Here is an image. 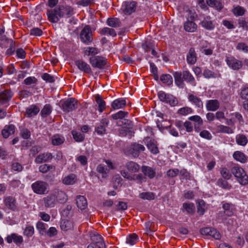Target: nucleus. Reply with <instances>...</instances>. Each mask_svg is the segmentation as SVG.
Returning a JSON list of instances; mask_svg holds the SVG:
<instances>
[{"label":"nucleus","instance_id":"473e14b6","mask_svg":"<svg viewBox=\"0 0 248 248\" xmlns=\"http://www.w3.org/2000/svg\"><path fill=\"white\" fill-rule=\"evenodd\" d=\"M183 76L184 80L190 83L193 86L196 85L194 78L188 71H184L183 72Z\"/></svg>","mask_w":248,"mask_h":248},{"label":"nucleus","instance_id":"20e7f679","mask_svg":"<svg viewBox=\"0 0 248 248\" xmlns=\"http://www.w3.org/2000/svg\"><path fill=\"white\" fill-rule=\"evenodd\" d=\"M80 39L82 43L86 45L89 44L93 41L92 32L90 26H85L81 30L80 33Z\"/></svg>","mask_w":248,"mask_h":248},{"label":"nucleus","instance_id":"de8ad7c7","mask_svg":"<svg viewBox=\"0 0 248 248\" xmlns=\"http://www.w3.org/2000/svg\"><path fill=\"white\" fill-rule=\"evenodd\" d=\"M160 80L164 83L170 85L173 82V78L171 75L169 74H163L160 77Z\"/></svg>","mask_w":248,"mask_h":248},{"label":"nucleus","instance_id":"0eeeda50","mask_svg":"<svg viewBox=\"0 0 248 248\" xmlns=\"http://www.w3.org/2000/svg\"><path fill=\"white\" fill-rule=\"evenodd\" d=\"M90 62L93 67L102 69L106 65L107 59L101 56H93L90 58Z\"/></svg>","mask_w":248,"mask_h":248},{"label":"nucleus","instance_id":"aec40b11","mask_svg":"<svg viewBox=\"0 0 248 248\" xmlns=\"http://www.w3.org/2000/svg\"><path fill=\"white\" fill-rule=\"evenodd\" d=\"M220 107V103L217 99H211L206 101V108L208 111H215Z\"/></svg>","mask_w":248,"mask_h":248},{"label":"nucleus","instance_id":"09e8293b","mask_svg":"<svg viewBox=\"0 0 248 248\" xmlns=\"http://www.w3.org/2000/svg\"><path fill=\"white\" fill-rule=\"evenodd\" d=\"M217 186L221 187L223 189H230L232 186L230 185L228 182L222 178H219L217 182Z\"/></svg>","mask_w":248,"mask_h":248},{"label":"nucleus","instance_id":"7ed1b4c3","mask_svg":"<svg viewBox=\"0 0 248 248\" xmlns=\"http://www.w3.org/2000/svg\"><path fill=\"white\" fill-rule=\"evenodd\" d=\"M31 187L34 193L42 195L48 191V185L44 181H37L31 184Z\"/></svg>","mask_w":248,"mask_h":248},{"label":"nucleus","instance_id":"1a4fd4ad","mask_svg":"<svg viewBox=\"0 0 248 248\" xmlns=\"http://www.w3.org/2000/svg\"><path fill=\"white\" fill-rule=\"evenodd\" d=\"M145 149V147L140 144L133 143L131 144L129 147V153L134 157H137L139 156L141 152L144 151Z\"/></svg>","mask_w":248,"mask_h":248},{"label":"nucleus","instance_id":"338daca9","mask_svg":"<svg viewBox=\"0 0 248 248\" xmlns=\"http://www.w3.org/2000/svg\"><path fill=\"white\" fill-rule=\"evenodd\" d=\"M91 238L95 245L103 240V237L99 234H93L91 236Z\"/></svg>","mask_w":248,"mask_h":248},{"label":"nucleus","instance_id":"a18cd8bd","mask_svg":"<svg viewBox=\"0 0 248 248\" xmlns=\"http://www.w3.org/2000/svg\"><path fill=\"white\" fill-rule=\"evenodd\" d=\"M217 130L219 132L226 134H232L234 132L231 127L222 124L217 126Z\"/></svg>","mask_w":248,"mask_h":248},{"label":"nucleus","instance_id":"9b49d317","mask_svg":"<svg viewBox=\"0 0 248 248\" xmlns=\"http://www.w3.org/2000/svg\"><path fill=\"white\" fill-rule=\"evenodd\" d=\"M137 3L135 1H125L123 5V12L125 15H130L136 10Z\"/></svg>","mask_w":248,"mask_h":248},{"label":"nucleus","instance_id":"a19ab883","mask_svg":"<svg viewBox=\"0 0 248 248\" xmlns=\"http://www.w3.org/2000/svg\"><path fill=\"white\" fill-rule=\"evenodd\" d=\"M95 101L98 105L99 111L100 112L103 111L106 108L105 102L102 99L100 96L97 95L95 96Z\"/></svg>","mask_w":248,"mask_h":248},{"label":"nucleus","instance_id":"13d9d810","mask_svg":"<svg viewBox=\"0 0 248 248\" xmlns=\"http://www.w3.org/2000/svg\"><path fill=\"white\" fill-rule=\"evenodd\" d=\"M127 114V112L119 111V112L112 114L111 117L114 120H117L118 119H122L124 118Z\"/></svg>","mask_w":248,"mask_h":248},{"label":"nucleus","instance_id":"49530a36","mask_svg":"<svg viewBox=\"0 0 248 248\" xmlns=\"http://www.w3.org/2000/svg\"><path fill=\"white\" fill-rule=\"evenodd\" d=\"M52 111V107L50 104H46L41 110V114L43 117H47Z\"/></svg>","mask_w":248,"mask_h":248},{"label":"nucleus","instance_id":"4c0bfd02","mask_svg":"<svg viewBox=\"0 0 248 248\" xmlns=\"http://www.w3.org/2000/svg\"><path fill=\"white\" fill-rule=\"evenodd\" d=\"M96 170L97 172L102 174L103 178L106 177L107 174L108 173L109 171V169L108 168L107 166L102 164L97 166Z\"/></svg>","mask_w":248,"mask_h":248},{"label":"nucleus","instance_id":"e2e57ef3","mask_svg":"<svg viewBox=\"0 0 248 248\" xmlns=\"http://www.w3.org/2000/svg\"><path fill=\"white\" fill-rule=\"evenodd\" d=\"M220 174L222 177L226 180H229L232 177V174L230 172V171L225 168L221 169Z\"/></svg>","mask_w":248,"mask_h":248},{"label":"nucleus","instance_id":"6ab92c4d","mask_svg":"<svg viewBox=\"0 0 248 248\" xmlns=\"http://www.w3.org/2000/svg\"><path fill=\"white\" fill-rule=\"evenodd\" d=\"M52 192L56 199L57 202L63 203L67 201V196L64 191L59 189H55L52 191Z\"/></svg>","mask_w":248,"mask_h":248},{"label":"nucleus","instance_id":"a211bd4d","mask_svg":"<svg viewBox=\"0 0 248 248\" xmlns=\"http://www.w3.org/2000/svg\"><path fill=\"white\" fill-rule=\"evenodd\" d=\"M13 93L10 90H5L0 93V105L7 103L11 99Z\"/></svg>","mask_w":248,"mask_h":248},{"label":"nucleus","instance_id":"4be33fe9","mask_svg":"<svg viewBox=\"0 0 248 248\" xmlns=\"http://www.w3.org/2000/svg\"><path fill=\"white\" fill-rule=\"evenodd\" d=\"M175 83L179 88H183L184 87L183 73L180 72H175L173 73Z\"/></svg>","mask_w":248,"mask_h":248},{"label":"nucleus","instance_id":"8fccbe9b","mask_svg":"<svg viewBox=\"0 0 248 248\" xmlns=\"http://www.w3.org/2000/svg\"><path fill=\"white\" fill-rule=\"evenodd\" d=\"M47 225L42 222H38L36 223V228L38 230L40 235H43L46 232Z\"/></svg>","mask_w":248,"mask_h":248},{"label":"nucleus","instance_id":"cd10ccee","mask_svg":"<svg viewBox=\"0 0 248 248\" xmlns=\"http://www.w3.org/2000/svg\"><path fill=\"white\" fill-rule=\"evenodd\" d=\"M40 111V108L36 105H31L26 109V115L31 117L36 115Z\"/></svg>","mask_w":248,"mask_h":248},{"label":"nucleus","instance_id":"bb28decb","mask_svg":"<svg viewBox=\"0 0 248 248\" xmlns=\"http://www.w3.org/2000/svg\"><path fill=\"white\" fill-rule=\"evenodd\" d=\"M141 170L145 175L148 176L150 179L155 176V171L151 167L143 166L141 168Z\"/></svg>","mask_w":248,"mask_h":248},{"label":"nucleus","instance_id":"b1692460","mask_svg":"<svg viewBox=\"0 0 248 248\" xmlns=\"http://www.w3.org/2000/svg\"><path fill=\"white\" fill-rule=\"evenodd\" d=\"M188 101L195 105L199 108L203 107V103L202 100L196 95L192 94H189L188 96Z\"/></svg>","mask_w":248,"mask_h":248},{"label":"nucleus","instance_id":"c9c22d12","mask_svg":"<svg viewBox=\"0 0 248 248\" xmlns=\"http://www.w3.org/2000/svg\"><path fill=\"white\" fill-rule=\"evenodd\" d=\"M126 167L129 171L137 172L140 170V166L136 163L133 161H129L126 163Z\"/></svg>","mask_w":248,"mask_h":248},{"label":"nucleus","instance_id":"f8f14e48","mask_svg":"<svg viewBox=\"0 0 248 248\" xmlns=\"http://www.w3.org/2000/svg\"><path fill=\"white\" fill-rule=\"evenodd\" d=\"M43 202L45 206L47 208L53 207L57 203L52 191L43 199Z\"/></svg>","mask_w":248,"mask_h":248},{"label":"nucleus","instance_id":"e433bc0d","mask_svg":"<svg viewBox=\"0 0 248 248\" xmlns=\"http://www.w3.org/2000/svg\"><path fill=\"white\" fill-rule=\"evenodd\" d=\"M107 24L110 27L117 28L121 26V22L117 18H108L107 21Z\"/></svg>","mask_w":248,"mask_h":248},{"label":"nucleus","instance_id":"3c124183","mask_svg":"<svg viewBox=\"0 0 248 248\" xmlns=\"http://www.w3.org/2000/svg\"><path fill=\"white\" fill-rule=\"evenodd\" d=\"M34 233V228L32 226L30 225L26 226L23 232V234L28 238L31 237Z\"/></svg>","mask_w":248,"mask_h":248},{"label":"nucleus","instance_id":"2f4dec72","mask_svg":"<svg viewBox=\"0 0 248 248\" xmlns=\"http://www.w3.org/2000/svg\"><path fill=\"white\" fill-rule=\"evenodd\" d=\"M60 227L62 231H67L73 228V223L69 220H62L61 221Z\"/></svg>","mask_w":248,"mask_h":248},{"label":"nucleus","instance_id":"f03ea898","mask_svg":"<svg viewBox=\"0 0 248 248\" xmlns=\"http://www.w3.org/2000/svg\"><path fill=\"white\" fill-rule=\"evenodd\" d=\"M231 171L241 185L245 186L248 184V176L242 168L234 166L232 168Z\"/></svg>","mask_w":248,"mask_h":248},{"label":"nucleus","instance_id":"ddd939ff","mask_svg":"<svg viewBox=\"0 0 248 248\" xmlns=\"http://www.w3.org/2000/svg\"><path fill=\"white\" fill-rule=\"evenodd\" d=\"M6 240L8 243L10 244L14 242L17 246H20L23 242V237L16 233L8 235Z\"/></svg>","mask_w":248,"mask_h":248},{"label":"nucleus","instance_id":"dca6fc26","mask_svg":"<svg viewBox=\"0 0 248 248\" xmlns=\"http://www.w3.org/2000/svg\"><path fill=\"white\" fill-rule=\"evenodd\" d=\"M199 24L201 25L202 28L209 31L214 30L215 27V25L213 24L209 16H204L203 19L201 20Z\"/></svg>","mask_w":248,"mask_h":248},{"label":"nucleus","instance_id":"79ce46f5","mask_svg":"<svg viewBox=\"0 0 248 248\" xmlns=\"http://www.w3.org/2000/svg\"><path fill=\"white\" fill-rule=\"evenodd\" d=\"M233 156L235 159L244 163L247 160V157L244 153L240 151H236L234 153Z\"/></svg>","mask_w":248,"mask_h":248},{"label":"nucleus","instance_id":"bf43d9fd","mask_svg":"<svg viewBox=\"0 0 248 248\" xmlns=\"http://www.w3.org/2000/svg\"><path fill=\"white\" fill-rule=\"evenodd\" d=\"M233 14L236 16H240L243 15L245 13V10L244 8L237 6L232 10Z\"/></svg>","mask_w":248,"mask_h":248},{"label":"nucleus","instance_id":"412c9836","mask_svg":"<svg viewBox=\"0 0 248 248\" xmlns=\"http://www.w3.org/2000/svg\"><path fill=\"white\" fill-rule=\"evenodd\" d=\"M186 61L190 65L194 64L197 61V54L195 49L190 47L186 55Z\"/></svg>","mask_w":248,"mask_h":248},{"label":"nucleus","instance_id":"774afa93","mask_svg":"<svg viewBox=\"0 0 248 248\" xmlns=\"http://www.w3.org/2000/svg\"><path fill=\"white\" fill-rule=\"evenodd\" d=\"M236 48L238 50L242 51L244 53H248V46L244 43H239Z\"/></svg>","mask_w":248,"mask_h":248},{"label":"nucleus","instance_id":"2eb2a0df","mask_svg":"<svg viewBox=\"0 0 248 248\" xmlns=\"http://www.w3.org/2000/svg\"><path fill=\"white\" fill-rule=\"evenodd\" d=\"M108 120L107 119H103L100 123L96 126L95 131L98 135H102L106 134V127L108 126Z\"/></svg>","mask_w":248,"mask_h":248},{"label":"nucleus","instance_id":"f257e3e1","mask_svg":"<svg viewBox=\"0 0 248 248\" xmlns=\"http://www.w3.org/2000/svg\"><path fill=\"white\" fill-rule=\"evenodd\" d=\"M74 14V9L69 5H59L54 9H48L47 11L48 19L52 23L58 22L59 17H63L65 15L70 17Z\"/></svg>","mask_w":248,"mask_h":248},{"label":"nucleus","instance_id":"680f3d73","mask_svg":"<svg viewBox=\"0 0 248 248\" xmlns=\"http://www.w3.org/2000/svg\"><path fill=\"white\" fill-rule=\"evenodd\" d=\"M170 94L166 93L162 91H159L157 93L159 100L166 103H167L168 100V98H169V97L168 95H170Z\"/></svg>","mask_w":248,"mask_h":248},{"label":"nucleus","instance_id":"c85d7f7f","mask_svg":"<svg viewBox=\"0 0 248 248\" xmlns=\"http://www.w3.org/2000/svg\"><path fill=\"white\" fill-rule=\"evenodd\" d=\"M126 105V101L123 98H119L113 101L111 104L112 108L114 109L124 108Z\"/></svg>","mask_w":248,"mask_h":248},{"label":"nucleus","instance_id":"9d476101","mask_svg":"<svg viewBox=\"0 0 248 248\" xmlns=\"http://www.w3.org/2000/svg\"><path fill=\"white\" fill-rule=\"evenodd\" d=\"M200 233L203 235L212 236L216 239H220L221 235L216 229L210 227H205L200 229Z\"/></svg>","mask_w":248,"mask_h":248},{"label":"nucleus","instance_id":"7c9ffc66","mask_svg":"<svg viewBox=\"0 0 248 248\" xmlns=\"http://www.w3.org/2000/svg\"><path fill=\"white\" fill-rule=\"evenodd\" d=\"M206 2L209 6L214 7L218 11L223 8V4L220 0H206Z\"/></svg>","mask_w":248,"mask_h":248},{"label":"nucleus","instance_id":"5fc2aeb1","mask_svg":"<svg viewBox=\"0 0 248 248\" xmlns=\"http://www.w3.org/2000/svg\"><path fill=\"white\" fill-rule=\"evenodd\" d=\"M50 170H55V167L52 165H49L46 164H45L40 166L39 167V170L42 173H46Z\"/></svg>","mask_w":248,"mask_h":248},{"label":"nucleus","instance_id":"0e129e2a","mask_svg":"<svg viewBox=\"0 0 248 248\" xmlns=\"http://www.w3.org/2000/svg\"><path fill=\"white\" fill-rule=\"evenodd\" d=\"M102 32L103 34H109L113 37L116 35V32L114 29L108 27L103 28L102 29Z\"/></svg>","mask_w":248,"mask_h":248},{"label":"nucleus","instance_id":"72a5a7b5","mask_svg":"<svg viewBox=\"0 0 248 248\" xmlns=\"http://www.w3.org/2000/svg\"><path fill=\"white\" fill-rule=\"evenodd\" d=\"M188 120L196 123L195 124V129L196 131L198 132L199 131L197 130V128L199 127L203 124V121L201 117L199 115H194L189 117Z\"/></svg>","mask_w":248,"mask_h":248},{"label":"nucleus","instance_id":"5701e85b","mask_svg":"<svg viewBox=\"0 0 248 248\" xmlns=\"http://www.w3.org/2000/svg\"><path fill=\"white\" fill-rule=\"evenodd\" d=\"M4 203L8 209L15 211L16 209V200L14 197L8 196L4 200Z\"/></svg>","mask_w":248,"mask_h":248},{"label":"nucleus","instance_id":"69168bd1","mask_svg":"<svg viewBox=\"0 0 248 248\" xmlns=\"http://www.w3.org/2000/svg\"><path fill=\"white\" fill-rule=\"evenodd\" d=\"M168 96L169 97V98H168V100L167 103L170 104V105L172 107H174V106H177L178 103V101L177 98L175 96H174L173 95L170 94V95H168Z\"/></svg>","mask_w":248,"mask_h":248},{"label":"nucleus","instance_id":"864d4df0","mask_svg":"<svg viewBox=\"0 0 248 248\" xmlns=\"http://www.w3.org/2000/svg\"><path fill=\"white\" fill-rule=\"evenodd\" d=\"M205 203L202 200H201L198 202L197 205V212L200 215H203L205 212Z\"/></svg>","mask_w":248,"mask_h":248},{"label":"nucleus","instance_id":"c03bdc74","mask_svg":"<svg viewBox=\"0 0 248 248\" xmlns=\"http://www.w3.org/2000/svg\"><path fill=\"white\" fill-rule=\"evenodd\" d=\"M236 141L238 144L244 146L248 143L246 136L243 134H238L236 137Z\"/></svg>","mask_w":248,"mask_h":248},{"label":"nucleus","instance_id":"6e6d98bb","mask_svg":"<svg viewBox=\"0 0 248 248\" xmlns=\"http://www.w3.org/2000/svg\"><path fill=\"white\" fill-rule=\"evenodd\" d=\"M138 238L137 235L135 233L130 234L126 238V242L133 245L137 243Z\"/></svg>","mask_w":248,"mask_h":248},{"label":"nucleus","instance_id":"423d86ee","mask_svg":"<svg viewBox=\"0 0 248 248\" xmlns=\"http://www.w3.org/2000/svg\"><path fill=\"white\" fill-rule=\"evenodd\" d=\"M226 62L229 67L233 70H239L242 68L243 65V62L242 61L232 56L227 57Z\"/></svg>","mask_w":248,"mask_h":248},{"label":"nucleus","instance_id":"37998d69","mask_svg":"<svg viewBox=\"0 0 248 248\" xmlns=\"http://www.w3.org/2000/svg\"><path fill=\"white\" fill-rule=\"evenodd\" d=\"M183 208L188 214H193L195 212V206L192 203H184L183 204Z\"/></svg>","mask_w":248,"mask_h":248},{"label":"nucleus","instance_id":"603ef678","mask_svg":"<svg viewBox=\"0 0 248 248\" xmlns=\"http://www.w3.org/2000/svg\"><path fill=\"white\" fill-rule=\"evenodd\" d=\"M72 134L74 139L77 142L82 141L84 139V135L81 132L73 130L72 131Z\"/></svg>","mask_w":248,"mask_h":248},{"label":"nucleus","instance_id":"39448f33","mask_svg":"<svg viewBox=\"0 0 248 248\" xmlns=\"http://www.w3.org/2000/svg\"><path fill=\"white\" fill-rule=\"evenodd\" d=\"M78 101L74 98H68L64 101L62 105V109L69 112L76 109L78 108Z\"/></svg>","mask_w":248,"mask_h":248},{"label":"nucleus","instance_id":"ea45409f","mask_svg":"<svg viewBox=\"0 0 248 248\" xmlns=\"http://www.w3.org/2000/svg\"><path fill=\"white\" fill-rule=\"evenodd\" d=\"M155 194L153 192H145L140 194L139 197L142 200H152L155 198Z\"/></svg>","mask_w":248,"mask_h":248},{"label":"nucleus","instance_id":"4d7b16f0","mask_svg":"<svg viewBox=\"0 0 248 248\" xmlns=\"http://www.w3.org/2000/svg\"><path fill=\"white\" fill-rule=\"evenodd\" d=\"M192 111L193 110L191 108L188 107H185L179 109L178 110L177 113L182 115H186L192 113Z\"/></svg>","mask_w":248,"mask_h":248},{"label":"nucleus","instance_id":"4468645a","mask_svg":"<svg viewBox=\"0 0 248 248\" xmlns=\"http://www.w3.org/2000/svg\"><path fill=\"white\" fill-rule=\"evenodd\" d=\"M75 63L78 69L80 71L87 74H91L92 73V69L90 66L83 60H77L75 62Z\"/></svg>","mask_w":248,"mask_h":248},{"label":"nucleus","instance_id":"f704fd0d","mask_svg":"<svg viewBox=\"0 0 248 248\" xmlns=\"http://www.w3.org/2000/svg\"><path fill=\"white\" fill-rule=\"evenodd\" d=\"M64 141V138L59 135H54L51 138L52 144L54 146L61 145Z\"/></svg>","mask_w":248,"mask_h":248},{"label":"nucleus","instance_id":"58836bf2","mask_svg":"<svg viewBox=\"0 0 248 248\" xmlns=\"http://www.w3.org/2000/svg\"><path fill=\"white\" fill-rule=\"evenodd\" d=\"M76 181V175L74 174H70L65 176L63 179V183L65 185H73Z\"/></svg>","mask_w":248,"mask_h":248},{"label":"nucleus","instance_id":"6e6552de","mask_svg":"<svg viewBox=\"0 0 248 248\" xmlns=\"http://www.w3.org/2000/svg\"><path fill=\"white\" fill-rule=\"evenodd\" d=\"M148 150L153 154L156 155L159 153L157 141L147 137L144 140Z\"/></svg>","mask_w":248,"mask_h":248},{"label":"nucleus","instance_id":"f3484780","mask_svg":"<svg viewBox=\"0 0 248 248\" xmlns=\"http://www.w3.org/2000/svg\"><path fill=\"white\" fill-rule=\"evenodd\" d=\"M54 157V156L50 153L46 152L39 154L35 159V163L40 164L43 162H46Z\"/></svg>","mask_w":248,"mask_h":248},{"label":"nucleus","instance_id":"c756f323","mask_svg":"<svg viewBox=\"0 0 248 248\" xmlns=\"http://www.w3.org/2000/svg\"><path fill=\"white\" fill-rule=\"evenodd\" d=\"M197 28V26L193 21H187L184 24V29L187 32H193L196 31Z\"/></svg>","mask_w":248,"mask_h":248},{"label":"nucleus","instance_id":"393cba45","mask_svg":"<svg viewBox=\"0 0 248 248\" xmlns=\"http://www.w3.org/2000/svg\"><path fill=\"white\" fill-rule=\"evenodd\" d=\"M76 203L78 207L80 210H84L87 206V200L83 196L79 195L77 197Z\"/></svg>","mask_w":248,"mask_h":248},{"label":"nucleus","instance_id":"a878e982","mask_svg":"<svg viewBox=\"0 0 248 248\" xmlns=\"http://www.w3.org/2000/svg\"><path fill=\"white\" fill-rule=\"evenodd\" d=\"M15 131V126L13 124L6 125L1 131L4 138H7L10 135L13 134Z\"/></svg>","mask_w":248,"mask_h":248},{"label":"nucleus","instance_id":"052dcab7","mask_svg":"<svg viewBox=\"0 0 248 248\" xmlns=\"http://www.w3.org/2000/svg\"><path fill=\"white\" fill-rule=\"evenodd\" d=\"M181 177V180H190V173L187 171L186 169H183L179 170V173Z\"/></svg>","mask_w":248,"mask_h":248}]
</instances>
